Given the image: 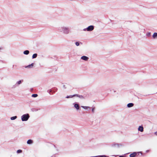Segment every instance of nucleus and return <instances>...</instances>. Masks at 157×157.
I'll use <instances>...</instances> for the list:
<instances>
[{"label": "nucleus", "instance_id": "obj_1", "mask_svg": "<svg viewBox=\"0 0 157 157\" xmlns=\"http://www.w3.org/2000/svg\"><path fill=\"white\" fill-rule=\"evenodd\" d=\"M57 30L59 32L65 35L68 34L71 32L69 28L64 25L60 26L57 28Z\"/></svg>", "mask_w": 157, "mask_h": 157}, {"label": "nucleus", "instance_id": "obj_2", "mask_svg": "<svg viewBox=\"0 0 157 157\" xmlns=\"http://www.w3.org/2000/svg\"><path fill=\"white\" fill-rule=\"evenodd\" d=\"M30 117V116L28 113H26L23 115L21 116V120L23 121H27Z\"/></svg>", "mask_w": 157, "mask_h": 157}, {"label": "nucleus", "instance_id": "obj_3", "mask_svg": "<svg viewBox=\"0 0 157 157\" xmlns=\"http://www.w3.org/2000/svg\"><path fill=\"white\" fill-rule=\"evenodd\" d=\"M76 96L79 97V98H83V97L82 96L80 95H78L77 94H75V95H73L67 96L66 97V98H71L74 96Z\"/></svg>", "mask_w": 157, "mask_h": 157}, {"label": "nucleus", "instance_id": "obj_4", "mask_svg": "<svg viewBox=\"0 0 157 157\" xmlns=\"http://www.w3.org/2000/svg\"><path fill=\"white\" fill-rule=\"evenodd\" d=\"M121 145L120 144L113 143L111 145V146L113 148H118Z\"/></svg>", "mask_w": 157, "mask_h": 157}, {"label": "nucleus", "instance_id": "obj_5", "mask_svg": "<svg viewBox=\"0 0 157 157\" xmlns=\"http://www.w3.org/2000/svg\"><path fill=\"white\" fill-rule=\"evenodd\" d=\"M140 153L141 154H142V153L141 152H133L130 155L129 157H135L137 154H139Z\"/></svg>", "mask_w": 157, "mask_h": 157}, {"label": "nucleus", "instance_id": "obj_6", "mask_svg": "<svg viewBox=\"0 0 157 157\" xmlns=\"http://www.w3.org/2000/svg\"><path fill=\"white\" fill-rule=\"evenodd\" d=\"M75 108L76 109L78 110L79 109V106L78 104L77 103H75L73 104Z\"/></svg>", "mask_w": 157, "mask_h": 157}, {"label": "nucleus", "instance_id": "obj_7", "mask_svg": "<svg viewBox=\"0 0 157 157\" xmlns=\"http://www.w3.org/2000/svg\"><path fill=\"white\" fill-rule=\"evenodd\" d=\"M81 59L85 61H87L88 59V57L85 56H83L81 57Z\"/></svg>", "mask_w": 157, "mask_h": 157}, {"label": "nucleus", "instance_id": "obj_8", "mask_svg": "<svg viewBox=\"0 0 157 157\" xmlns=\"http://www.w3.org/2000/svg\"><path fill=\"white\" fill-rule=\"evenodd\" d=\"M138 131L143 132L144 131V128L142 126H140L138 128Z\"/></svg>", "mask_w": 157, "mask_h": 157}, {"label": "nucleus", "instance_id": "obj_9", "mask_svg": "<svg viewBox=\"0 0 157 157\" xmlns=\"http://www.w3.org/2000/svg\"><path fill=\"white\" fill-rule=\"evenodd\" d=\"M23 80H20L18 81L16 83V85L17 86H18L19 85L21 84L23 82Z\"/></svg>", "mask_w": 157, "mask_h": 157}, {"label": "nucleus", "instance_id": "obj_10", "mask_svg": "<svg viewBox=\"0 0 157 157\" xmlns=\"http://www.w3.org/2000/svg\"><path fill=\"white\" fill-rule=\"evenodd\" d=\"M152 37L154 39L157 38V33H154L152 35Z\"/></svg>", "mask_w": 157, "mask_h": 157}, {"label": "nucleus", "instance_id": "obj_11", "mask_svg": "<svg viewBox=\"0 0 157 157\" xmlns=\"http://www.w3.org/2000/svg\"><path fill=\"white\" fill-rule=\"evenodd\" d=\"M27 143L28 144H32L33 143V142L32 140L30 139L27 141Z\"/></svg>", "mask_w": 157, "mask_h": 157}, {"label": "nucleus", "instance_id": "obj_12", "mask_svg": "<svg viewBox=\"0 0 157 157\" xmlns=\"http://www.w3.org/2000/svg\"><path fill=\"white\" fill-rule=\"evenodd\" d=\"M94 28V27L93 25L89 26V31L93 30Z\"/></svg>", "mask_w": 157, "mask_h": 157}, {"label": "nucleus", "instance_id": "obj_13", "mask_svg": "<svg viewBox=\"0 0 157 157\" xmlns=\"http://www.w3.org/2000/svg\"><path fill=\"white\" fill-rule=\"evenodd\" d=\"M134 105V104L132 103H129L128 104L127 107L128 108L132 107Z\"/></svg>", "mask_w": 157, "mask_h": 157}, {"label": "nucleus", "instance_id": "obj_14", "mask_svg": "<svg viewBox=\"0 0 157 157\" xmlns=\"http://www.w3.org/2000/svg\"><path fill=\"white\" fill-rule=\"evenodd\" d=\"M29 50H26L25 51L23 52V53L25 55H27L29 54Z\"/></svg>", "mask_w": 157, "mask_h": 157}, {"label": "nucleus", "instance_id": "obj_15", "mask_svg": "<svg viewBox=\"0 0 157 157\" xmlns=\"http://www.w3.org/2000/svg\"><path fill=\"white\" fill-rule=\"evenodd\" d=\"M17 116L12 117H10V119L11 120H14L16 119H17Z\"/></svg>", "mask_w": 157, "mask_h": 157}, {"label": "nucleus", "instance_id": "obj_16", "mask_svg": "<svg viewBox=\"0 0 157 157\" xmlns=\"http://www.w3.org/2000/svg\"><path fill=\"white\" fill-rule=\"evenodd\" d=\"M37 56V54L36 53H35L33 55L32 58L34 59L36 58Z\"/></svg>", "mask_w": 157, "mask_h": 157}, {"label": "nucleus", "instance_id": "obj_17", "mask_svg": "<svg viewBox=\"0 0 157 157\" xmlns=\"http://www.w3.org/2000/svg\"><path fill=\"white\" fill-rule=\"evenodd\" d=\"M33 63H32L31 64L27 66L26 67L27 68H32L33 67Z\"/></svg>", "mask_w": 157, "mask_h": 157}, {"label": "nucleus", "instance_id": "obj_18", "mask_svg": "<svg viewBox=\"0 0 157 157\" xmlns=\"http://www.w3.org/2000/svg\"><path fill=\"white\" fill-rule=\"evenodd\" d=\"M38 96V95L36 94H33L32 95V97L33 98H36Z\"/></svg>", "mask_w": 157, "mask_h": 157}, {"label": "nucleus", "instance_id": "obj_19", "mask_svg": "<svg viewBox=\"0 0 157 157\" xmlns=\"http://www.w3.org/2000/svg\"><path fill=\"white\" fill-rule=\"evenodd\" d=\"M22 152V150H20V149L17 150V152L18 154L21 153Z\"/></svg>", "mask_w": 157, "mask_h": 157}, {"label": "nucleus", "instance_id": "obj_20", "mask_svg": "<svg viewBox=\"0 0 157 157\" xmlns=\"http://www.w3.org/2000/svg\"><path fill=\"white\" fill-rule=\"evenodd\" d=\"M80 43H81V42H75V44L76 46H78L79 45Z\"/></svg>", "mask_w": 157, "mask_h": 157}, {"label": "nucleus", "instance_id": "obj_21", "mask_svg": "<svg viewBox=\"0 0 157 157\" xmlns=\"http://www.w3.org/2000/svg\"><path fill=\"white\" fill-rule=\"evenodd\" d=\"M95 107H93L92 109V112L93 113H94L95 111Z\"/></svg>", "mask_w": 157, "mask_h": 157}, {"label": "nucleus", "instance_id": "obj_22", "mask_svg": "<svg viewBox=\"0 0 157 157\" xmlns=\"http://www.w3.org/2000/svg\"><path fill=\"white\" fill-rule=\"evenodd\" d=\"M150 35H151V33H150V32L147 33H146V36H150Z\"/></svg>", "mask_w": 157, "mask_h": 157}, {"label": "nucleus", "instance_id": "obj_23", "mask_svg": "<svg viewBox=\"0 0 157 157\" xmlns=\"http://www.w3.org/2000/svg\"><path fill=\"white\" fill-rule=\"evenodd\" d=\"M98 157H109L106 156L105 155H99L98 156Z\"/></svg>", "mask_w": 157, "mask_h": 157}, {"label": "nucleus", "instance_id": "obj_24", "mask_svg": "<svg viewBox=\"0 0 157 157\" xmlns=\"http://www.w3.org/2000/svg\"><path fill=\"white\" fill-rule=\"evenodd\" d=\"M81 107L85 109H87L88 108V107L87 106H82Z\"/></svg>", "mask_w": 157, "mask_h": 157}, {"label": "nucleus", "instance_id": "obj_25", "mask_svg": "<svg viewBox=\"0 0 157 157\" xmlns=\"http://www.w3.org/2000/svg\"><path fill=\"white\" fill-rule=\"evenodd\" d=\"M86 30H87V31H88V27L86 28V29H83V30L84 31H86Z\"/></svg>", "mask_w": 157, "mask_h": 157}, {"label": "nucleus", "instance_id": "obj_26", "mask_svg": "<svg viewBox=\"0 0 157 157\" xmlns=\"http://www.w3.org/2000/svg\"><path fill=\"white\" fill-rule=\"evenodd\" d=\"M63 87L64 89L66 88H67V86H66V85H65V84H64L63 85Z\"/></svg>", "mask_w": 157, "mask_h": 157}, {"label": "nucleus", "instance_id": "obj_27", "mask_svg": "<svg viewBox=\"0 0 157 157\" xmlns=\"http://www.w3.org/2000/svg\"><path fill=\"white\" fill-rule=\"evenodd\" d=\"M154 133L155 135L157 136V132H155Z\"/></svg>", "mask_w": 157, "mask_h": 157}, {"label": "nucleus", "instance_id": "obj_28", "mask_svg": "<svg viewBox=\"0 0 157 157\" xmlns=\"http://www.w3.org/2000/svg\"><path fill=\"white\" fill-rule=\"evenodd\" d=\"M1 49V48H0V50Z\"/></svg>", "mask_w": 157, "mask_h": 157}]
</instances>
